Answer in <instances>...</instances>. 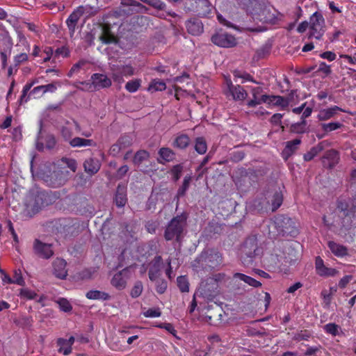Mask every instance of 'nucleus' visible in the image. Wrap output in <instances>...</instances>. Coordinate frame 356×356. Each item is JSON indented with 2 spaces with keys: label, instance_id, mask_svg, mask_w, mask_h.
Returning a JSON list of instances; mask_svg holds the SVG:
<instances>
[{
  "label": "nucleus",
  "instance_id": "f257e3e1",
  "mask_svg": "<svg viewBox=\"0 0 356 356\" xmlns=\"http://www.w3.org/2000/svg\"><path fill=\"white\" fill-rule=\"evenodd\" d=\"M225 275L218 274L216 277H209L201 282L199 288L193 296V300L190 305V311L194 312L197 304L202 305V301H211L218 294V281L223 277Z\"/></svg>",
  "mask_w": 356,
  "mask_h": 356
},
{
  "label": "nucleus",
  "instance_id": "f03ea898",
  "mask_svg": "<svg viewBox=\"0 0 356 356\" xmlns=\"http://www.w3.org/2000/svg\"><path fill=\"white\" fill-rule=\"evenodd\" d=\"M222 263L221 254L213 250H207L195 258L192 262L193 268L199 272L200 270H210L218 267Z\"/></svg>",
  "mask_w": 356,
  "mask_h": 356
},
{
  "label": "nucleus",
  "instance_id": "7ed1b4c3",
  "mask_svg": "<svg viewBox=\"0 0 356 356\" xmlns=\"http://www.w3.org/2000/svg\"><path fill=\"white\" fill-rule=\"evenodd\" d=\"M261 254L262 249L258 245L257 237L251 236L247 238L241 248V261L243 265H251Z\"/></svg>",
  "mask_w": 356,
  "mask_h": 356
},
{
  "label": "nucleus",
  "instance_id": "20e7f679",
  "mask_svg": "<svg viewBox=\"0 0 356 356\" xmlns=\"http://www.w3.org/2000/svg\"><path fill=\"white\" fill-rule=\"evenodd\" d=\"M186 225V218L184 215L173 218L166 227L164 237L167 241L174 238L179 241L181 234Z\"/></svg>",
  "mask_w": 356,
  "mask_h": 356
},
{
  "label": "nucleus",
  "instance_id": "39448f33",
  "mask_svg": "<svg viewBox=\"0 0 356 356\" xmlns=\"http://www.w3.org/2000/svg\"><path fill=\"white\" fill-rule=\"evenodd\" d=\"M184 8L186 12L194 13L200 17H208L212 6L208 0H185Z\"/></svg>",
  "mask_w": 356,
  "mask_h": 356
},
{
  "label": "nucleus",
  "instance_id": "423d86ee",
  "mask_svg": "<svg viewBox=\"0 0 356 356\" xmlns=\"http://www.w3.org/2000/svg\"><path fill=\"white\" fill-rule=\"evenodd\" d=\"M337 210L342 213L343 216L342 226L346 229H349L356 226V206L352 204L349 205L347 202L339 201L337 204Z\"/></svg>",
  "mask_w": 356,
  "mask_h": 356
},
{
  "label": "nucleus",
  "instance_id": "0eeeda50",
  "mask_svg": "<svg viewBox=\"0 0 356 356\" xmlns=\"http://www.w3.org/2000/svg\"><path fill=\"white\" fill-rule=\"evenodd\" d=\"M325 31V19L323 15L318 12L314 13L309 18L308 38L321 40Z\"/></svg>",
  "mask_w": 356,
  "mask_h": 356
},
{
  "label": "nucleus",
  "instance_id": "6e6552de",
  "mask_svg": "<svg viewBox=\"0 0 356 356\" xmlns=\"http://www.w3.org/2000/svg\"><path fill=\"white\" fill-rule=\"evenodd\" d=\"M193 318H197L199 321L208 323L211 325L219 326L225 323L229 313H211V315H207V313H191Z\"/></svg>",
  "mask_w": 356,
  "mask_h": 356
},
{
  "label": "nucleus",
  "instance_id": "1a4fd4ad",
  "mask_svg": "<svg viewBox=\"0 0 356 356\" xmlns=\"http://www.w3.org/2000/svg\"><path fill=\"white\" fill-rule=\"evenodd\" d=\"M69 172L63 168H54V170L45 177L48 186L57 188L63 186L67 179Z\"/></svg>",
  "mask_w": 356,
  "mask_h": 356
},
{
  "label": "nucleus",
  "instance_id": "9d476101",
  "mask_svg": "<svg viewBox=\"0 0 356 356\" xmlns=\"http://www.w3.org/2000/svg\"><path fill=\"white\" fill-rule=\"evenodd\" d=\"M275 223L283 235L295 236L298 233L295 221L288 216L277 218Z\"/></svg>",
  "mask_w": 356,
  "mask_h": 356
},
{
  "label": "nucleus",
  "instance_id": "9b49d317",
  "mask_svg": "<svg viewBox=\"0 0 356 356\" xmlns=\"http://www.w3.org/2000/svg\"><path fill=\"white\" fill-rule=\"evenodd\" d=\"M121 5L122 7L118 11H115L116 15L119 17L129 15L134 12L139 13L143 9H145V6L136 0H122Z\"/></svg>",
  "mask_w": 356,
  "mask_h": 356
},
{
  "label": "nucleus",
  "instance_id": "f8f14e48",
  "mask_svg": "<svg viewBox=\"0 0 356 356\" xmlns=\"http://www.w3.org/2000/svg\"><path fill=\"white\" fill-rule=\"evenodd\" d=\"M56 144L55 137L51 134L44 136L42 133V122L40 123V130L36 140V149L38 151H43L44 149L48 150L53 149Z\"/></svg>",
  "mask_w": 356,
  "mask_h": 356
},
{
  "label": "nucleus",
  "instance_id": "ddd939ff",
  "mask_svg": "<svg viewBox=\"0 0 356 356\" xmlns=\"http://www.w3.org/2000/svg\"><path fill=\"white\" fill-rule=\"evenodd\" d=\"M227 89L225 92L227 97H232L234 101L243 102L248 97V92L240 85H234L230 79L226 81Z\"/></svg>",
  "mask_w": 356,
  "mask_h": 356
},
{
  "label": "nucleus",
  "instance_id": "4468645a",
  "mask_svg": "<svg viewBox=\"0 0 356 356\" xmlns=\"http://www.w3.org/2000/svg\"><path fill=\"white\" fill-rule=\"evenodd\" d=\"M211 41L216 45L224 48L233 47L236 44L234 36L225 32L216 33L212 35Z\"/></svg>",
  "mask_w": 356,
  "mask_h": 356
},
{
  "label": "nucleus",
  "instance_id": "2eb2a0df",
  "mask_svg": "<svg viewBox=\"0 0 356 356\" xmlns=\"http://www.w3.org/2000/svg\"><path fill=\"white\" fill-rule=\"evenodd\" d=\"M91 84L86 82H81V84L89 85V88L92 87L95 90L109 88L112 84L111 80L104 74L95 73L91 76Z\"/></svg>",
  "mask_w": 356,
  "mask_h": 356
},
{
  "label": "nucleus",
  "instance_id": "dca6fc26",
  "mask_svg": "<svg viewBox=\"0 0 356 356\" xmlns=\"http://www.w3.org/2000/svg\"><path fill=\"white\" fill-rule=\"evenodd\" d=\"M164 266L163 259L161 256H156L149 264L148 270L149 278L151 281H155L161 275V270Z\"/></svg>",
  "mask_w": 356,
  "mask_h": 356
},
{
  "label": "nucleus",
  "instance_id": "f3484780",
  "mask_svg": "<svg viewBox=\"0 0 356 356\" xmlns=\"http://www.w3.org/2000/svg\"><path fill=\"white\" fill-rule=\"evenodd\" d=\"M112 76L115 81L120 82L123 81L122 77L131 76L134 74V68L129 65H115L111 67Z\"/></svg>",
  "mask_w": 356,
  "mask_h": 356
},
{
  "label": "nucleus",
  "instance_id": "a211bd4d",
  "mask_svg": "<svg viewBox=\"0 0 356 356\" xmlns=\"http://www.w3.org/2000/svg\"><path fill=\"white\" fill-rule=\"evenodd\" d=\"M129 270L127 268L116 273L111 279V284L118 290L124 289L129 278Z\"/></svg>",
  "mask_w": 356,
  "mask_h": 356
},
{
  "label": "nucleus",
  "instance_id": "6ab92c4d",
  "mask_svg": "<svg viewBox=\"0 0 356 356\" xmlns=\"http://www.w3.org/2000/svg\"><path fill=\"white\" fill-rule=\"evenodd\" d=\"M34 253L43 259H49L53 255V250L50 244L44 243L35 239L33 243Z\"/></svg>",
  "mask_w": 356,
  "mask_h": 356
},
{
  "label": "nucleus",
  "instance_id": "aec40b11",
  "mask_svg": "<svg viewBox=\"0 0 356 356\" xmlns=\"http://www.w3.org/2000/svg\"><path fill=\"white\" fill-rule=\"evenodd\" d=\"M60 86L58 81H54L47 85L38 86L30 91L29 96L36 95L35 97H40L47 92L54 93L56 92L58 87Z\"/></svg>",
  "mask_w": 356,
  "mask_h": 356
},
{
  "label": "nucleus",
  "instance_id": "412c9836",
  "mask_svg": "<svg viewBox=\"0 0 356 356\" xmlns=\"http://www.w3.org/2000/svg\"><path fill=\"white\" fill-rule=\"evenodd\" d=\"M339 161V155L335 149H330L325 152L321 158V161L325 168L332 169Z\"/></svg>",
  "mask_w": 356,
  "mask_h": 356
},
{
  "label": "nucleus",
  "instance_id": "4be33fe9",
  "mask_svg": "<svg viewBox=\"0 0 356 356\" xmlns=\"http://www.w3.org/2000/svg\"><path fill=\"white\" fill-rule=\"evenodd\" d=\"M270 259L273 266L280 267L282 265L289 262L291 259L289 258L286 253L282 251L280 248H276L274 249L273 253L270 255Z\"/></svg>",
  "mask_w": 356,
  "mask_h": 356
},
{
  "label": "nucleus",
  "instance_id": "5701e85b",
  "mask_svg": "<svg viewBox=\"0 0 356 356\" xmlns=\"http://www.w3.org/2000/svg\"><path fill=\"white\" fill-rule=\"evenodd\" d=\"M84 12L85 8L83 6H79L74 10L67 18L66 24L72 33H74L76 24Z\"/></svg>",
  "mask_w": 356,
  "mask_h": 356
},
{
  "label": "nucleus",
  "instance_id": "b1692460",
  "mask_svg": "<svg viewBox=\"0 0 356 356\" xmlns=\"http://www.w3.org/2000/svg\"><path fill=\"white\" fill-rule=\"evenodd\" d=\"M263 89L260 87L253 88L252 93L253 99L250 100L247 105L249 107H255L262 103H266L268 99V95H262Z\"/></svg>",
  "mask_w": 356,
  "mask_h": 356
},
{
  "label": "nucleus",
  "instance_id": "393cba45",
  "mask_svg": "<svg viewBox=\"0 0 356 356\" xmlns=\"http://www.w3.org/2000/svg\"><path fill=\"white\" fill-rule=\"evenodd\" d=\"M186 27L188 33L193 35H200L204 30L202 22L196 18H193L186 22Z\"/></svg>",
  "mask_w": 356,
  "mask_h": 356
},
{
  "label": "nucleus",
  "instance_id": "a878e982",
  "mask_svg": "<svg viewBox=\"0 0 356 356\" xmlns=\"http://www.w3.org/2000/svg\"><path fill=\"white\" fill-rule=\"evenodd\" d=\"M301 143L300 138H296L293 140L287 141L286 146L282 150V155L284 160H287L291 156H292L298 149L299 145Z\"/></svg>",
  "mask_w": 356,
  "mask_h": 356
},
{
  "label": "nucleus",
  "instance_id": "bb28decb",
  "mask_svg": "<svg viewBox=\"0 0 356 356\" xmlns=\"http://www.w3.org/2000/svg\"><path fill=\"white\" fill-rule=\"evenodd\" d=\"M329 145L330 143L327 140L320 142L316 146L312 147L309 152L304 154V160L305 161H309L312 160L320 152L324 150L326 147L329 146Z\"/></svg>",
  "mask_w": 356,
  "mask_h": 356
},
{
  "label": "nucleus",
  "instance_id": "cd10ccee",
  "mask_svg": "<svg viewBox=\"0 0 356 356\" xmlns=\"http://www.w3.org/2000/svg\"><path fill=\"white\" fill-rule=\"evenodd\" d=\"M291 99L285 98L280 95H268L266 104L273 106H280L282 109L288 107Z\"/></svg>",
  "mask_w": 356,
  "mask_h": 356
},
{
  "label": "nucleus",
  "instance_id": "c85d7f7f",
  "mask_svg": "<svg viewBox=\"0 0 356 356\" xmlns=\"http://www.w3.org/2000/svg\"><path fill=\"white\" fill-rule=\"evenodd\" d=\"M127 202V186L125 184H120L116 190L115 197V204L118 207H122L126 204Z\"/></svg>",
  "mask_w": 356,
  "mask_h": 356
},
{
  "label": "nucleus",
  "instance_id": "c756f323",
  "mask_svg": "<svg viewBox=\"0 0 356 356\" xmlns=\"http://www.w3.org/2000/svg\"><path fill=\"white\" fill-rule=\"evenodd\" d=\"M339 111L346 112V111L341 108L337 106H334L331 108L321 110L318 114L317 118L320 121L327 120L337 115Z\"/></svg>",
  "mask_w": 356,
  "mask_h": 356
},
{
  "label": "nucleus",
  "instance_id": "7c9ffc66",
  "mask_svg": "<svg viewBox=\"0 0 356 356\" xmlns=\"http://www.w3.org/2000/svg\"><path fill=\"white\" fill-rule=\"evenodd\" d=\"M53 266L54 273L57 277L60 279H64L66 277L67 272L66 270V262L64 259H56L54 261Z\"/></svg>",
  "mask_w": 356,
  "mask_h": 356
},
{
  "label": "nucleus",
  "instance_id": "2f4dec72",
  "mask_svg": "<svg viewBox=\"0 0 356 356\" xmlns=\"http://www.w3.org/2000/svg\"><path fill=\"white\" fill-rule=\"evenodd\" d=\"M83 167L87 173L95 175L99 170L101 163L97 159L89 158L84 161Z\"/></svg>",
  "mask_w": 356,
  "mask_h": 356
},
{
  "label": "nucleus",
  "instance_id": "473e14b6",
  "mask_svg": "<svg viewBox=\"0 0 356 356\" xmlns=\"http://www.w3.org/2000/svg\"><path fill=\"white\" fill-rule=\"evenodd\" d=\"M327 246L330 251L338 257H343L348 254V249L346 246L337 243L334 241H329Z\"/></svg>",
  "mask_w": 356,
  "mask_h": 356
},
{
  "label": "nucleus",
  "instance_id": "72a5a7b5",
  "mask_svg": "<svg viewBox=\"0 0 356 356\" xmlns=\"http://www.w3.org/2000/svg\"><path fill=\"white\" fill-rule=\"evenodd\" d=\"M237 280H241L245 283L248 284V285L254 288H258L261 286V283L260 282L243 273H235L233 275V280L236 281Z\"/></svg>",
  "mask_w": 356,
  "mask_h": 356
},
{
  "label": "nucleus",
  "instance_id": "f704fd0d",
  "mask_svg": "<svg viewBox=\"0 0 356 356\" xmlns=\"http://www.w3.org/2000/svg\"><path fill=\"white\" fill-rule=\"evenodd\" d=\"M99 40L104 44H116L118 39L113 33H111L108 27H104L103 32L99 36Z\"/></svg>",
  "mask_w": 356,
  "mask_h": 356
},
{
  "label": "nucleus",
  "instance_id": "c9c22d12",
  "mask_svg": "<svg viewBox=\"0 0 356 356\" xmlns=\"http://www.w3.org/2000/svg\"><path fill=\"white\" fill-rule=\"evenodd\" d=\"M3 48L0 51L1 59L3 67L6 65L8 58L11 54L13 43L10 40H3Z\"/></svg>",
  "mask_w": 356,
  "mask_h": 356
},
{
  "label": "nucleus",
  "instance_id": "e433bc0d",
  "mask_svg": "<svg viewBox=\"0 0 356 356\" xmlns=\"http://www.w3.org/2000/svg\"><path fill=\"white\" fill-rule=\"evenodd\" d=\"M190 142L191 140L188 135L180 134L175 138L172 143V146L175 148L184 149H186L189 145Z\"/></svg>",
  "mask_w": 356,
  "mask_h": 356
},
{
  "label": "nucleus",
  "instance_id": "4c0bfd02",
  "mask_svg": "<svg viewBox=\"0 0 356 356\" xmlns=\"http://www.w3.org/2000/svg\"><path fill=\"white\" fill-rule=\"evenodd\" d=\"M289 129L291 133L301 134L309 132V126L307 121L302 120L300 122L292 124Z\"/></svg>",
  "mask_w": 356,
  "mask_h": 356
},
{
  "label": "nucleus",
  "instance_id": "58836bf2",
  "mask_svg": "<svg viewBox=\"0 0 356 356\" xmlns=\"http://www.w3.org/2000/svg\"><path fill=\"white\" fill-rule=\"evenodd\" d=\"M70 145L72 147H90L95 145L92 140L75 137L70 140Z\"/></svg>",
  "mask_w": 356,
  "mask_h": 356
},
{
  "label": "nucleus",
  "instance_id": "ea45409f",
  "mask_svg": "<svg viewBox=\"0 0 356 356\" xmlns=\"http://www.w3.org/2000/svg\"><path fill=\"white\" fill-rule=\"evenodd\" d=\"M149 158V153L144 149L139 150L136 152L133 163L134 165L139 166L142 163L147 161Z\"/></svg>",
  "mask_w": 356,
  "mask_h": 356
},
{
  "label": "nucleus",
  "instance_id": "a19ab883",
  "mask_svg": "<svg viewBox=\"0 0 356 356\" xmlns=\"http://www.w3.org/2000/svg\"><path fill=\"white\" fill-rule=\"evenodd\" d=\"M58 348V352L64 355H68L72 352V347L68 345V343L66 341L65 339L58 338L56 341Z\"/></svg>",
  "mask_w": 356,
  "mask_h": 356
},
{
  "label": "nucleus",
  "instance_id": "79ce46f5",
  "mask_svg": "<svg viewBox=\"0 0 356 356\" xmlns=\"http://www.w3.org/2000/svg\"><path fill=\"white\" fill-rule=\"evenodd\" d=\"M97 272L96 268H85L81 271L77 273L76 277L79 280H90L92 277L93 275Z\"/></svg>",
  "mask_w": 356,
  "mask_h": 356
},
{
  "label": "nucleus",
  "instance_id": "37998d69",
  "mask_svg": "<svg viewBox=\"0 0 356 356\" xmlns=\"http://www.w3.org/2000/svg\"><path fill=\"white\" fill-rule=\"evenodd\" d=\"M195 150L200 154H204L207 150V144L203 137H198L195 141Z\"/></svg>",
  "mask_w": 356,
  "mask_h": 356
},
{
  "label": "nucleus",
  "instance_id": "c03bdc74",
  "mask_svg": "<svg viewBox=\"0 0 356 356\" xmlns=\"http://www.w3.org/2000/svg\"><path fill=\"white\" fill-rule=\"evenodd\" d=\"M133 140L134 136L132 134H125L122 136L117 142L118 145H120L124 149L132 145Z\"/></svg>",
  "mask_w": 356,
  "mask_h": 356
},
{
  "label": "nucleus",
  "instance_id": "a18cd8bd",
  "mask_svg": "<svg viewBox=\"0 0 356 356\" xmlns=\"http://www.w3.org/2000/svg\"><path fill=\"white\" fill-rule=\"evenodd\" d=\"M159 154L163 160L168 162L172 161L175 156L174 152L168 147L161 148L159 151Z\"/></svg>",
  "mask_w": 356,
  "mask_h": 356
},
{
  "label": "nucleus",
  "instance_id": "49530a36",
  "mask_svg": "<svg viewBox=\"0 0 356 356\" xmlns=\"http://www.w3.org/2000/svg\"><path fill=\"white\" fill-rule=\"evenodd\" d=\"M86 297L88 299L106 300L109 298V295L100 291L92 290L86 293Z\"/></svg>",
  "mask_w": 356,
  "mask_h": 356
},
{
  "label": "nucleus",
  "instance_id": "de8ad7c7",
  "mask_svg": "<svg viewBox=\"0 0 356 356\" xmlns=\"http://www.w3.org/2000/svg\"><path fill=\"white\" fill-rule=\"evenodd\" d=\"M152 325L154 327L165 329L167 332L172 334L173 336H176L177 330L175 329L172 324L170 323H158L153 322Z\"/></svg>",
  "mask_w": 356,
  "mask_h": 356
},
{
  "label": "nucleus",
  "instance_id": "09e8293b",
  "mask_svg": "<svg viewBox=\"0 0 356 356\" xmlns=\"http://www.w3.org/2000/svg\"><path fill=\"white\" fill-rule=\"evenodd\" d=\"M177 286L181 292H188L189 282L186 276H179L177 278Z\"/></svg>",
  "mask_w": 356,
  "mask_h": 356
},
{
  "label": "nucleus",
  "instance_id": "8fccbe9b",
  "mask_svg": "<svg viewBox=\"0 0 356 356\" xmlns=\"http://www.w3.org/2000/svg\"><path fill=\"white\" fill-rule=\"evenodd\" d=\"M165 83L159 79L153 80L149 86V90L163 91L165 90Z\"/></svg>",
  "mask_w": 356,
  "mask_h": 356
},
{
  "label": "nucleus",
  "instance_id": "3c124183",
  "mask_svg": "<svg viewBox=\"0 0 356 356\" xmlns=\"http://www.w3.org/2000/svg\"><path fill=\"white\" fill-rule=\"evenodd\" d=\"M191 181V176H186L184 179L181 186L177 191V196L182 197L186 194V191L188 189Z\"/></svg>",
  "mask_w": 356,
  "mask_h": 356
},
{
  "label": "nucleus",
  "instance_id": "603ef678",
  "mask_svg": "<svg viewBox=\"0 0 356 356\" xmlns=\"http://www.w3.org/2000/svg\"><path fill=\"white\" fill-rule=\"evenodd\" d=\"M316 273L320 276L333 277L337 274V270L334 268H327L324 265L322 268H318Z\"/></svg>",
  "mask_w": 356,
  "mask_h": 356
},
{
  "label": "nucleus",
  "instance_id": "864d4df0",
  "mask_svg": "<svg viewBox=\"0 0 356 356\" xmlns=\"http://www.w3.org/2000/svg\"><path fill=\"white\" fill-rule=\"evenodd\" d=\"M283 196L280 191H276L273 197L272 206L273 211L277 209L282 204Z\"/></svg>",
  "mask_w": 356,
  "mask_h": 356
},
{
  "label": "nucleus",
  "instance_id": "5fc2aeb1",
  "mask_svg": "<svg viewBox=\"0 0 356 356\" xmlns=\"http://www.w3.org/2000/svg\"><path fill=\"white\" fill-rule=\"evenodd\" d=\"M325 332L327 334H330L332 336L335 337L339 335V330H340V327L335 323H327L323 327Z\"/></svg>",
  "mask_w": 356,
  "mask_h": 356
},
{
  "label": "nucleus",
  "instance_id": "6e6d98bb",
  "mask_svg": "<svg viewBox=\"0 0 356 356\" xmlns=\"http://www.w3.org/2000/svg\"><path fill=\"white\" fill-rule=\"evenodd\" d=\"M56 303L63 312H70L73 309L71 303L65 298H58L56 300Z\"/></svg>",
  "mask_w": 356,
  "mask_h": 356
},
{
  "label": "nucleus",
  "instance_id": "4d7b16f0",
  "mask_svg": "<svg viewBox=\"0 0 356 356\" xmlns=\"http://www.w3.org/2000/svg\"><path fill=\"white\" fill-rule=\"evenodd\" d=\"M342 127L340 122H329L321 124L322 129L325 132L337 130Z\"/></svg>",
  "mask_w": 356,
  "mask_h": 356
},
{
  "label": "nucleus",
  "instance_id": "13d9d810",
  "mask_svg": "<svg viewBox=\"0 0 356 356\" xmlns=\"http://www.w3.org/2000/svg\"><path fill=\"white\" fill-rule=\"evenodd\" d=\"M140 86V81L138 79L128 81L125 85V88L129 92H135Z\"/></svg>",
  "mask_w": 356,
  "mask_h": 356
},
{
  "label": "nucleus",
  "instance_id": "bf43d9fd",
  "mask_svg": "<svg viewBox=\"0 0 356 356\" xmlns=\"http://www.w3.org/2000/svg\"><path fill=\"white\" fill-rule=\"evenodd\" d=\"M156 291L160 294H163L167 289L168 283L163 279L157 278L156 280Z\"/></svg>",
  "mask_w": 356,
  "mask_h": 356
},
{
  "label": "nucleus",
  "instance_id": "052dcab7",
  "mask_svg": "<svg viewBox=\"0 0 356 356\" xmlns=\"http://www.w3.org/2000/svg\"><path fill=\"white\" fill-rule=\"evenodd\" d=\"M143 289V286L142 282L140 281L136 282L131 290V296L132 298H138L141 294Z\"/></svg>",
  "mask_w": 356,
  "mask_h": 356
},
{
  "label": "nucleus",
  "instance_id": "680f3d73",
  "mask_svg": "<svg viewBox=\"0 0 356 356\" xmlns=\"http://www.w3.org/2000/svg\"><path fill=\"white\" fill-rule=\"evenodd\" d=\"M312 337L311 332L308 330H301L294 336V339L298 341H308Z\"/></svg>",
  "mask_w": 356,
  "mask_h": 356
},
{
  "label": "nucleus",
  "instance_id": "e2e57ef3",
  "mask_svg": "<svg viewBox=\"0 0 356 356\" xmlns=\"http://www.w3.org/2000/svg\"><path fill=\"white\" fill-rule=\"evenodd\" d=\"M32 319L31 317L24 316L22 318L17 319L15 318L14 320V322L19 326H22L23 327H29L31 324Z\"/></svg>",
  "mask_w": 356,
  "mask_h": 356
},
{
  "label": "nucleus",
  "instance_id": "0e129e2a",
  "mask_svg": "<svg viewBox=\"0 0 356 356\" xmlns=\"http://www.w3.org/2000/svg\"><path fill=\"white\" fill-rule=\"evenodd\" d=\"M183 170V166L180 164L174 165L171 170V173L175 181H178L181 177V174Z\"/></svg>",
  "mask_w": 356,
  "mask_h": 356
},
{
  "label": "nucleus",
  "instance_id": "69168bd1",
  "mask_svg": "<svg viewBox=\"0 0 356 356\" xmlns=\"http://www.w3.org/2000/svg\"><path fill=\"white\" fill-rule=\"evenodd\" d=\"M61 162L65 164L72 171L75 172L76 170V161L73 159L63 157Z\"/></svg>",
  "mask_w": 356,
  "mask_h": 356
},
{
  "label": "nucleus",
  "instance_id": "338daca9",
  "mask_svg": "<svg viewBox=\"0 0 356 356\" xmlns=\"http://www.w3.org/2000/svg\"><path fill=\"white\" fill-rule=\"evenodd\" d=\"M33 86V83L30 82L27 83L23 88L22 94L20 97V102H26L28 101V98H26V95L29 92V91L31 90L32 86Z\"/></svg>",
  "mask_w": 356,
  "mask_h": 356
},
{
  "label": "nucleus",
  "instance_id": "774afa93",
  "mask_svg": "<svg viewBox=\"0 0 356 356\" xmlns=\"http://www.w3.org/2000/svg\"><path fill=\"white\" fill-rule=\"evenodd\" d=\"M269 52L270 48L268 47H262L256 51L255 56L257 59H261L266 57Z\"/></svg>",
  "mask_w": 356,
  "mask_h": 356
}]
</instances>
